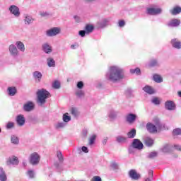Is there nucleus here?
<instances>
[{"mask_svg": "<svg viewBox=\"0 0 181 181\" xmlns=\"http://www.w3.org/2000/svg\"><path fill=\"white\" fill-rule=\"evenodd\" d=\"M155 144V140L149 136H147L144 139V145L146 146H148V148H151V146H153V144Z\"/></svg>", "mask_w": 181, "mask_h": 181, "instance_id": "aec40b11", "label": "nucleus"}, {"mask_svg": "<svg viewBox=\"0 0 181 181\" xmlns=\"http://www.w3.org/2000/svg\"><path fill=\"white\" fill-rule=\"evenodd\" d=\"M153 179V171L152 170H148V177L144 179V181H152Z\"/></svg>", "mask_w": 181, "mask_h": 181, "instance_id": "37998d69", "label": "nucleus"}, {"mask_svg": "<svg viewBox=\"0 0 181 181\" xmlns=\"http://www.w3.org/2000/svg\"><path fill=\"white\" fill-rule=\"evenodd\" d=\"M130 73L132 74H137V76H141V69L139 68L131 69Z\"/></svg>", "mask_w": 181, "mask_h": 181, "instance_id": "c03bdc74", "label": "nucleus"}, {"mask_svg": "<svg viewBox=\"0 0 181 181\" xmlns=\"http://www.w3.org/2000/svg\"><path fill=\"white\" fill-rule=\"evenodd\" d=\"M165 108L168 111H173L176 109V105H175V103L172 100H167L165 103Z\"/></svg>", "mask_w": 181, "mask_h": 181, "instance_id": "f3484780", "label": "nucleus"}, {"mask_svg": "<svg viewBox=\"0 0 181 181\" xmlns=\"http://www.w3.org/2000/svg\"><path fill=\"white\" fill-rule=\"evenodd\" d=\"M7 93L10 97H13L16 95V93H18V90H16V87L15 86H8L7 88Z\"/></svg>", "mask_w": 181, "mask_h": 181, "instance_id": "4be33fe9", "label": "nucleus"}, {"mask_svg": "<svg viewBox=\"0 0 181 181\" xmlns=\"http://www.w3.org/2000/svg\"><path fill=\"white\" fill-rule=\"evenodd\" d=\"M76 97H78V98H83V97H84L85 94H84V91L81 89H78L76 91L75 93Z\"/></svg>", "mask_w": 181, "mask_h": 181, "instance_id": "a19ab883", "label": "nucleus"}, {"mask_svg": "<svg viewBox=\"0 0 181 181\" xmlns=\"http://www.w3.org/2000/svg\"><path fill=\"white\" fill-rule=\"evenodd\" d=\"M170 13L171 15H179V13H181V6H175L174 8L170 11Z\"/></svg>", "mask_w": 181, "mask_h": 181, "instance_id": "b1692460", "label": "nucleus"}, {"mask_svg": "<svg viewBox=\"0 0 181 181\" xmlns=\"http://www.w3.org/2000/svg\"><path fill=\"white\" fill-rule=\"evenodd\" d=\"M16 121L18 127H23L26 122V119L23 115H18L16 118Z\"/></svg>", "mask_w": 181, "mask_h": 181, "instance_id": "dca6fc26", "label": "nucleus"}, {"mask_svg": "<svg viewBox=\"0 0 181 181\" xmlns=\"http://www.w3.org/2000/svg\"><path fill=\"white\" fill-rule=\"evenodd\" d=\"M16 45L20 52H25V45H23V42L18 41L16 42Z\"/></svg>", "mask_w": 181, "mask_h": 181, "instance_id": "2f4dec72", "label": "nucleus"}, {"mask_svg": "<svg viewBox=\"0 0 181 181\" xmlns=\"http://www.w3.org/2000/svg\"><path fill=\"white\" fill-rule=\"evenodd\" d=\"M91 181H101V177L99 176H95L92 178Z\"/></svg>", "mask_w": 181, "mask_h": 181, "instance_id": "0e129e2a", "label": "nucleus"}, {"mask_svg": "<svg viewBox=\"0 0 181 181\" xmlns=\"http://www.w3.org/2000/svg\"><path fill=\"white\" fill-rule=\"evenodd\" d=\"M105 79L111 83H118L125 78V70L119 65H112L105 74Z\"/></svg>", "mask_w": 181, "mask_h": 181, "instance_id": "f257e3e1", "label": "nucleus"}, {"mask_svg": "<svg viewBox=\"0 0 181 181\" xmlns=\"http://www.w3.org/2000/svg\"><path fill=\"white\" fill-rule=\"evenodd\" d=\"M78 47V43L75 42L73 45H71V49H76Z\"/></svg>", "mask_w": 181, "mask_h": 181, "instance_id": "bf43d9fd", "label": "nucleus"}, {"mask_svg": "<svg viewBox=\"0 0 181 181\" xmlns=\"http://www.w3.org/2000/svg\"><path fill=\"white\" fill-rule=\"evenodd\" d=\"M118 26L119 28H124V26H125V21L119 20L118 21Z\"/></svg>", "mask_w": 181, "mask_h": 181, "instance_id": "5fc2aeb1", "label": "nucleus"}, {"mask_svg": "<svg viewBox=\"0 0 181 181\" xmlns=\"http://www.w3.org/2000/svg\"><path fill=\"white\" fill-rule=\"evenodd\" d=\"M78 35L79 36H81V37H84V36H86V35H87V32L86 30H80L78 32Z\"/></svg>", "mask_w": 181, "mask_h": 181, "instance_id": "4d7b16f0", "label": "nucleus"}, {"mask_svg": "<svg viewBox=\"0 0 181 181\" xmlns=\"http://www.w3.org/2000/svg\"><path fill=\"white\" fill-rule=\"evenodd\" d=\"M108 141V137L105 136L102 140L103 145H107V142Z\"/></svg>", "mask_w": 181, "mask_h": 181, "instance_id": "680f3d73", "label": "nucleus"}, {"mask_svg": "<svg viewBox=\"0 0 181 181\" xmlns=\"http://www.w3.org/2000/svg\"><path fill=\"white\" fill-rule=\"evenodd\" d=\"M52 87L53 88H55V90H59V88H60V81H54L52 83Z\"/></svg>", "mask_w": 181, "mask_h": 181, "instance_id": "a18cd8bd", "label": "nucleus"}, {"mask_svg": "<svg viewBox=\"0 0 181 181\" xmlns=\"http://www.w3.org/2000/svg\"><path fill=\"white\" fill-rule=\"evenodd\" d=\"M14 123L13 122H9L6 124L7 129H11V128H13Z\"/></svg>", "mask_w": 181, "mask_h": 181, "instance_id": "6e6d98bb", "label": "nucleus"}, {"mask_svg": "<svg viewBox=\"0 0 181 181\" xmlns=\"http://www.w3.org/2000/svg\"><path fill=\"white\" fill-rule=\"evenodd\" d=\"M151 102L153 103V104H155L156 105H159V104H160V101H159V99L158 98H153L151 100Z\"/></svg>", "mask_w": 181, "mask_h": 181, "instance_id": "8fccbe9b", "label": "nucleus"}, {"mask_svg": "<svg viewBox=\"0 0 181 181\" xmlns=\"http://www.w3.org/2000/svg\"><path fill=\"white\" fill-rule=\"evenodd\" d=\"M28 175L29 177H30L31 179H33V177H35V171L30 170L28 171Z\"/></svg>", "mask_w": 181, "mask_h": 181, "instance_id": "3c124183", "label": "nucleus"}, {"mask_svg": "<svg viewBox=\"0 0 181 181\" xmlns=\"http://www.w3.org/2000/svg\"><path fill=\"white\" fill-rule=\"evenodd\" d=\"M81 150H82V152H84L85 153H88V148L83 146L81 147V148H78L79 153L80 152H81Z\"/></svg>", "mask_w": 181, "mask_h": 181, "instance_id": "603ef678", "label": "nucleus"}, {"mask_svg": "<svg viewBox=\"0 0 181 181\" xmlns=\"http://www.w3.org/2000/svg\"><path fill=\"white\" fill-rule=\"evenodd\" d=\"M118 111L115 109H110L107 112V117L110 119V121H115L118 117Z\"/></svg>", "mask_w": 181, "mask_h": 181, "instance_id": "0eeeda50", "label": "nucleus"}, {"mask_svg": "<svg viewBox=\"0 0 181 181\" xmlns=\"http://www.w3.org/2000/svg\"><path fill=\"white\" fill-rule=\"evenodd\" d=\"M173 148V146H170L169 144L164 145L161 148V152L164 153H168V152H170V150Z\"/></svg>", "mask_w": 181, "mask_h": 181, "instance_id": "bb28decb", "label": "nucleus"}, {"mask_svg": "<svg viewBox=\"0 0 181 181\" xmlns=\"http://www.w3.org/2000/svg\"><path fill=\"white\" fill-rule=\"evenodd\" d=\"M8 11L11 15H13L15 18H19L21 16V10L18 6L11 5L8 8Z\"/></svg>", "mask_w": 181, "mask_h": 181, "instance_id": "39448f33", "label": "nucleus"}, {"mask_svg": "<svg viewBox=\"0 0 181 181\" xmlns=\"http://www.w3.org/2000/svg\"><path fill=\"white\" fill-rule=\"evenodd\" d=\"M111 168H112V169H118V164L115 162H113L111 163Z\"/></svg>", "mask_w": 181, "mask_h": 181, "instance_id": "052dcab7", "label": "nucleus"}, {"mask_svg": "<svg viewBox=\"0 0 181 181\" xmlns=\"http://www.w3.org/2000/svg\"><path fill=\"white\" fill-rule=\"evenodd\" d=\"M62 119L64 122L66 124V122H69V121H71V117H70V115H69V113L66 112L63 115Z\"/></svg>", "mask_w": 181, "mask_h": 181, "instance_id": "4c0bfd02", "label": "nucleus"}, {"mask_svg": "<svg viewBox=\"0 0 181 181\" xmlns=\"http://www.w3.org/2000/svg\"><path fill=\"white\" fill-rule=\"evenodd\" d=\"M50 97V93L46 89L42 88L37 91V103L43 105L46 103V100Z\"/></svg>", "mask_w": 181, "mask_h": 181, "instance_id": "f03ea898", "label": "nucleus"}, {"mask_svg": "<svg viewBox=\"0 0 181 181\" xmlns=\"http://www.w3.org/2000/svg\"><path fill=\"white\" fill-rule=\"evenodd\" d=\"M156 66H159V62L156 59L150 60L148 63L149 67H156Z\"/></svg>", "mask_w": 181, "mask_h": 181, "instance_id": "c9c22d12", "label": "nucleus"}, {"mask_svg": "<svg viewBox=\"0 0 181 181\" xmlns=\"http://www.w3.org/2000/svg\"><path fill=\"white\" fill-rule=\"evenodd\" d=\"M138 115L134 113H129L126 115L125 119L128 124H132L136 121Z\"/></svg>", "mask_w": 181, "mask_h": 181, "instance_id": "9b49d317", "label": "nucleus"}, {"mask_svg": "<svg viewBox=\"0 0 181 181\" xmlns=\"http://www.w3.org/2000/svg\"><path fill=\"white\" fill-rule=\"evenodd\" d=\"M62 32V28L59 27L52 28L46 31V36L48 37H53L54 36H57Z\"/></svg>", "mask_w": 181, "mask_h": 181, "instance_id": "20e7f679", "label": "nucleus"}, {"mask_svg": "<svg viewBox=\"0 0 181 181\" xmlns=\"http://www.w3.org/2000/svg\"><path fill=\"white\" fill-rule=\"evenodd\" d=\"M40 14L41 16H43V17L49 16V13L45 12V11H41Z\"/></svg>", "mask_w": 181, "mask_h": 181, "instance_id": "69168bd1", "label": "nucleus"}, {"mask_svg": "<svg viewBox=\"0 0 181 181\" xmlns=\"http://www.w3.org/2000/svg\"><path fill=\"white\" fill-rule=\"evenodd\" d=\"M116 141L118 144H125V142H127V137L124 136H117L116 137Z\"/></svg>", "mask_w": 181, "mask_h": 181, "instance_id": "f704fd0d", "label": "nucleus"}, {"mask_svg": "<svg viewBox=\"0 0 181 181\" xmlns=\"http://www.w3.org/2000/svg\"><path fill=\"white\" fill-rule=\"evenodd\" d=\"M47 64L48 67H56V61L52 57L47 59Z\"/></svg>", "mask_w": 181, "mask_h": 181, "instance_id": "cd10ccee", "label": "nucleus"}, {"mask_svg": "<svg viewBox=\"0 0 181 181\" xmlns=\"http://www.w3.org/2000/svg\"><path fill=\"white\" fill-rule=\"evenodd\" d=\"M71 114H72L74 117H77L78 115V111L75 107H72L71 109Z\"/></svg>", "mask_w": 181, "mask_h": 181, "instance_id": "09e8293b", "label": "nucleus"}, {"mask_svg": "<svg viewBox=\"0 0 181 181\" xmlns=\"http://www.w3.org/2000/svg\"><path fill=\"white\" fill-rule=\"evenodd\" d=\"M143 90L145 93H147V94H154L155 93V90L152 88V87L149 86H146L143 88Z\"/></svg>", "mask_w": 181, "mask_h": 181, "instance_id": "c85d7f7f", "label": "nucleus"}, {"mask_svg": "<svg viewBox=\"0 0 181 181\" xmlns=\"http://www.w3.org/2000/svg\"><path fill=\"white\" fill-rule=\"evenodd\" d=\"M153 122H154V125H156V127L160 128V120H159V118L154 117L153 119Z\"/></svg>", "mask_w": 181, "mask_h": 181, "instance_id": "49530a36", "label": "nucleus"}, {"mask_svg": "<svg viewBox=\"0 0 181 181\" xmlns=\"http://www.w3.org/2000/svg\"><path fill=\"white\" fill-rule=\"evenodd\" d=\"M34 108L35 104L31 101L25 103L23 106V110L25 111V112H30V111H33Z\"/></svg>", "mask_w": 181, "mask_h": 181, "instance_id": "ddd939ff", "label": "nucleus"}, {"mask_svg": "<svg viewBox=\"0 0 181 181\" xmlns=\"http://www.w3.org/2000/svg\"><path fill=\"white\" fill-rule=\"evenodd\" d=\"M95 139H97V135L96 134H92L88 139V145H90V146L94 145V144L95 143Z\"/></svg>", "mask_w": 181, "mask_h": 181, "instance_id": "7c9ffc66", "label": "nucleus"}, {"mask_svg": "<svg viewBox=\"0 0 181 181\" xmlns=\"http://www.w3.org/2000/svg\"><path fill=\"white\" fill-rule=\"evenodd\" d=\"M173 135L175 137H179L180 139H181V129L180 128H176L173 131Z\"/></svg>", "mask_w": 181, "mask_h": 181, "instance_id": "72a5a7b5", "label": "nucleus"}, {"mask_svg": "<svg viewBox=\"0 0 181 181\" xmlns=\"http://www.w3.org/2000/svg\"><path fill=\"white\" fill-rule=\"evenodd\" d=\"M28 160L30 165L36 166V165H39V162H40V156L37 152H34L30 155Z\"/></svg>", "mask_w": 181, "mask_h": 181, "instance_id": "7ed1b4c3", "label": "nucleus"}, {"mask_svg": "<svg viewBox=\"0 0 181 181\" xmlns=\"http://www.w3.org/2000/svg\"><path fill=\"white\" fill-rule=\"evenodd\" d=\"M93 30H94V26H93L92 25H86L85 28L86 35H90V33H93Z\"/></svg>", "mask_w": 181, "mask_h": 181, "instance_id": "e433bc0d", "label": "nucleus"}, {"mask_svg": "<svg viewBox=\"0 0 181 181\" xmlns=\"http://www.w3.org/2000/svg\"><path fill=\"white\" fill-rule=\"evenodd\" d=\"M129 177L132 179V180H139L141 179V174L136 172V170L132 169L129 171Z\"/></svg>", "mask_w": 181, "mask_h": 181, "instance_id": "9d476101", "label": "nucleus"}, {"mask_svg": "<svg viewBox=\"0 0 181 181\" xmlns=\"http://www.w3.org/2000/svg\"><path fill=\"white\" fill-rule=\"evenodd\" d=\"M178 95L181 98V92H178Z\"/></svg>", "mask_w": 181, "mask_h": 181, "instance_id": "774afa93", "label": "nucleus"}, {"mask_svg": "<svg viewBox=\"0 0 181 181\" xmlns=\"http://www.w3.org/2000/svg\"><path fill=\"white\" fill-rule=\"evenodd\" d=\"M108 23H110V18H103L97 23L96 26L98 29H104L108 26Z\"/></svg>", "mask_w": 181, "mask_h": 181, "instance_id": "6e6552de", "label": "nucleus"}, {"mask_svg": "<svg viewBox=\"0 0 181 181\" xmlns=\"http://www.w3.org/2000/svg\"><path fill=\"white\" fill-rule=\"evenodd\" d=\"M33 18L30 16H25L24 18V22L25 25H30L33 23Z\"/></svg>", "mask_w": 181, "mask_h": 181, "instance_id": "473e14b6", "label": "nucleus"}, {"mask_svg": "<svg viewBox=\"0 0 181 181\" xmlns=\"http://www.w3.org/2000/svg\"><path fill=\"white\" fill-rule=\"evenodd\" d=\"M146 12L148 15H160V13H162V8L158 7H149L147 8Z\"/></svg>", "mask_w": 181, "mask_h": 181, "instance_id": "423d86ee", "label": "nucleus"}, {"mask_svg": "<svg viewBox=\"0 0 181 181\" xmlns=\"http://www.w3.org/2000/svg\"><path fill=\"white\" fill-rule=\"evenodd\" d=\"M42 49L44 52H45L47 54H50L53 52V49H52V45L49 42H45L42 45Z\"/></svg>", "mask_w": 181, "mask_h": 181, "instance_id": "a211bd4d", "label": "nucleus"}, {"mask_svg": "<svg viewBox=\"0 0 181 181\" xmlns=\"http://www.w3.org/2000/svg\"><path fill=\"white\" fill-rule=\"evenodd\" d=\"M171 45L175 49H181V42L176 38L171 40Z\"/></svg>", "mask_w": 181, "mask_h": 181, "instance_id": "5701e85b", "label": "nucleus"}, {"mask_svg": "<svg viewBox=\"0 0 181 181\" xmlns=\"http://www.w3.org/2000/svg\"><path fill=\"white\" fill-rule=\"evenodd\" d=\"M153 80L156 83H163V78H162V76H160V75H158V74H154L153 76Z\"/></svg>", "mask_w": 181, "mask_h": 181, "instance_id": "c756f323", "label": "nucleus"}, {"mask_svg": "<svg viewBox=\"0 0 181 181\" xmlns=\"http://www.w3.org/2000/svg\"><path fill=\"white\" fill-rule=\"evenodd\" d=\"M180 21L177 18H173L170 20L168 23L167 26L168 28H179L180 26Z\"/></svg>", "mask_w": 181, "mask_h": 181, "instance_id": "f8f14e48", "label": "nucleus"}, {"mask_svg": "<svg viewBox=\"0 0 181 181\" xmlns=\"http://www.w3.org/2000/svg\"><path fill=\"white\" fill-rule=\"evenodd\" d=\"M8 52L10 53V55L12 57H16L19 56V51H18V48L16 47V45L11 44L8 47Z\"/></svg>", "mask_w": 181, "mask_h": 181, "instance_id": "1a4fd4ad", "label": "nucleus"}, {"mask_svg": "<svg viewBox=\"0 0 181 181\" xmlns=\"http://www.w3.org/2000/svg\"><path fill=\"white\" fill-rule=\"evenodd\" d=\"M76 87L79 90H81L83 87H84V83H83V81H78L76 84Z\"/></svg>", "mask_w": 181, "mask_h": 181, "instance_id": "864d4df0", "label": "nucleus"}, {"mask_svg": "<svg viewBox=\"0 0 181 181\" xmlns=\"http://www.w3.org/2000/svg\"><path fill=\"white\" fill-rule=\"evenodd\" d=\"M158 128L156 125L153 123L148 122L146 124V129L150 132V134H156L158 132Z\"/></svg>", "mask_w": 181, "mask_h": 181, "instance_id": "2eb2a0df", "label": "nucleus"}, {"mask_svg": "<svg viewBox=\"0 0 181 181\" xmlns=\"http://www.w3.org/2000/svg\"><path fill=\"white\" fill-rule=\"evenodd\" d=\"M8 177H6V173L4 170V168L0 167V181H6Z\"/></svg>", "mask_w": 181, "mask_h": 181, "instance_id": "a878e982", "label": "nucleus"}, {"mask_svg": "<svg viewBox=\"0 0 181 181\" xmlns=\"http://www.w3.org/2000/svg\"><path fill=\"white\" fill-rule=\"evenodd\" d=\"M66 125H67V124L65 123L64 122H60L55 124V128H56V129H62L64 128V127H66Z\"/></svg>", "mask_w": 181, "mask_h": 181, "instance_id": "58836bf2", "label": "nucleus"}, {"mask_svg": "<svg viewBox=\"0 0 181 181\" xmlns=\"http://www.w3.org/2000/svg\"><path fill=\"white\" fill-rule=\"evenodd\" d=\"M136 135V130L135 129H132L131 132H129L127 133L128 138L132 139L135 138V136Z\"/></svg>", "mask_w": 181, "mask_h": 181, "instance_id": "ea45409f", "label": "nucleus"}, {"mask_svg": "<svg viewBox=\"0 0 181 181\" xmlns=\"http://www.w3.org/2000/svg\"><path fill=\"white\" fill-rule=\"evenodd\" d=\"M57 156L59 160V162H63L64 159H63V155L62 154V152L58 151H57Z\"/></svg>", "mask_w": 181, "mask_h": 181, "instance_id": "de8ad7c7", "label": "nucleus"}, {"mask_svg": "<svg viewBox=\"0 0 181 181\" xmlns=\"http://www.w3.org/2000/svg\"><path fill=\"white\" fill-rule=\"evenodd\" d=\"M132 147L134 148V149L141 151L144 149V144H142L139 139H134L132 142Z\"/></svg>", "mask_w": 181, "mask_h": 181, "instance_id": "4468645a", "label": "nucleus"}, {"mask_svg": "<svg viewBox=\"0 0 181 181\" xmlns=\"http://www.w3.org/2000/svg\"><path fill=\"white\" fill-rule=\"evenodd\" d=\"M87 134H88V131L87 129H83L82 132V135L87 136Z\"/></svg>", "mask_w": 181, "mask_h": 181, "instance_id": "338daca9", "label": "nucleus"}, {"mask_svg": "<svg viewBox=\"0 0 181 181\" xmlns=\"http://www.w3.org/2000/svg\"><path fill=\"white\" fill-rule=\"evenodd\" d=\"M158 156V152L156 151H152L150 153H148L147 158L148 159H153L154 158H156Z\"/></svg>", "mask_w": 181, "mask_h": 181, "instance_id": "79ce46f5", "label": "nucleus"}, {"mask_svg": "<svg viewBox=\"0 0 181 181\" xmlns=\"http://www.w3.org/2000/svg\"><path fill=\"white\" fill-rule=\"evenodd\" d=\"M11 144L13 145H19V137L18 136L13 134L11 136Z\"/></svg>", "mask_w": 181, "mask_h": 181, "instance_id": "393cba45", "label": "nucleus"}, {"mask_svg": "<svg viewBox=\"0 0 181 181\" xmlns=\"http://www.w3.org/2000/svg\"><path fill=\"white\" fill-rule=\"evenodd\" d=\"M74 19L77 23H80V22H81V18H80V16H74Z\"/></svg>", "mask_w": 181, "mask_h": 181, "instance_id": "13d9d810", "label": "nucleus"}, {"mask_svg": "<svg viewBox=\"0 0 181 181\" xmlns=\"http://www.w3.org/2000/svg\"><path fill=\"white\" fill-rule=\"evenodd\" d=\"M33 77L37 83H40V81H42V78L43 77V74H42V72L39 71H35L33 73Z\"/></svg>", "mask_w": 181, "mask_h": 181, "instance_id": "6ab92c4d", "label": "nucleus"}, {"mask_svg": "<svg viewBox=\"0 0 181 181\" xmlns=\"http://www.w3.org/2000/svg\"><path fill=\"white\" fill-rule=\"evenodd\" d=\"M19 160L18 157L13 156L12 157L9 158L7 160V165H18Z\"/></svg>", "mask_w": 181, "mask_h": 181, "instance_id": "412c9836", "label": "nucleus"}, {"mask_svg": "<svg viewBox=\"0 0 181 181\" xmlns=\"http://www.w3.org/2000/svg\"><path fill=\"white\" fill-rule=\"evenodd\" d=\"M173 148H174V149H176V151H181L180 145L175 144V145L173 146Z\"/></svg>", "mask_w": 181, "mask_h": 181, "instance_id": "e2e57ef3", "label": "nucleus"}]
</instances>
